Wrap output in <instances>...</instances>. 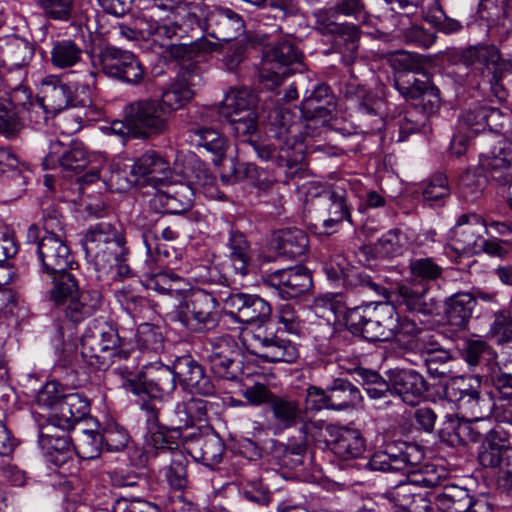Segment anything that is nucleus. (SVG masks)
Instances as JSON below:
<instances>
[{
	"mask_svg": "<svg viewBox=\"0 0 512 512\" xmlns=\"http://www.w3.org/2000/svg\"><path fill=\"white\" fill-rule=\"evenodd\" d=\"M265 132L272 141L269 145H260L253 137L246 141L260 159H275L279 168L284 169L285 183L301 178L306 171L304 144L299 137L300 124L295 115L286 107L275 106L267 111Z\"/></svg>",
	"mask_w": 512,
	"mask_h": 512,
	"instance_id": "f257e3e1",
	"label": "nucleus"
},
{
	"mask_svg": "<svg viewBox=\"0 0 512 512\" xmlns=\"http://www.w3.org/2000/svg\"><path fill=\"white\" fill-rule=\"evenodd\" d=\"M314 29L324 36L331 48L341 54L346 66L352 65L358 55L360 29L349 22H339L344 16L365 22L369 16L364 0H336L329 8L318 9L313 13Z\"/></svg>",
	"mask_w": 512,
	"mask_h": 512,
	"instance_id": "f03ea898",
	"label": "nucleus"
},
{
	"mask_svg": "<svg viewBox=\"0 0 512 512\" xmlns=\"http://www.w3.org/2000/svg\"><path fill=\"white\" fill-rule=\"evenodd\" d=\"M398 326V313L393 305L370 299L350 307L345 314V327L354 336L370 342L390 341Z\"/></svg>",
	"mask_w": 512,
	"mask_h": 512,
	"instance_id": "7ed1b4c3",
	"label": "nucleus"
},
{
	"mask_svg": "<svg viewBox=\"0 0 512 512\" xmlns=\"http://www.w3.org/2000/svg\"><path fill=\"white\" fill-rule=\"evenodd\" d=\"M120 337L115 328L109 325L88 326L81 337V355L84 360L97 369H107L112 364L117 368L121 361L131 364V352L121 348Z\"/></svg>",
	"mask_w": 512,
	"mask_h": 512,
	"instance_id": "20e7f679",
	"label": "nucleus"
},
{
	"mask_svg": "<svg viewBox=\"0 0 512 512\" xmlns=\"http://www.w3.org/2000/svg\"><path fill=\"white\" fill-rule=\"evenodd\" d=\"M135 358L131 364L120 365L117 373L123 379V387L136 395L146 394L154 399L171 395L176 389L177 375L174 365L171 367L161 363L148 364L139 373H135Z\"/></svg>",
	"mask_w": 512,
	"mask_h": 512,
	"instance_id": "39448f33",
	"label": "nucleus"
},
{
	"mask_svg": "<svg viewBox=\"0 0 512 512\" xmlns=\"http://www.w3.org/2000/svg\"><path fill=\"white\" fill-rule=\"evenodd\" d=\"M243 344L250 354L268 363H293L299 357L296 345L274 321L244 331Z\"/></svg>",
	"mask_w": 512,
	"mask_h": 512,
	"instance_id": "423d86ee",
	"label": "nucleus"
},
{
	"mask_svg": "<svg viewBox=\"0 0 512 512\" xmlns=\"http://www.w3.org/2000/svg\"><path fill=\"white\" fill-rule=\"evenodd\" d=\"M125 237L110 223L90 226L81 239L86 258L96 270H105L118 263L125 254Z\"/></svg>",
	"mask_w": 512,
	"mask_h": 512,
	"instance_id": "0eeeda50",
	"label": "nucleus"
},
{
	"mask_svg": "<svg viewBox=\"0 0 512 512\" xmlns=\"http://www.w3.org/2000/svg\"><path fill=\"white\" fill-rule=\"evenodd\" d=\"M460 62L477 72L482 82H487L493 94L503 98L505 91L501 80L512 71V60L504 59L493 44L470 45L460 52Z\"/></svg>",
	"mask_w": 512,
	"mask_h": 512,
	"instance_id": "6e6552de",
	"label": "nucleus"
},
{
	"mask_svg": "<svg viewBox=\"0 0 512 512\" xmlns=\"http://www.w3.org/2000/svg\"><path fill=\"white\" fill-rule=\"evenodd\" d=\"M176 318L190 332L207 333L221 320L219 302L203 289L192 290L177 306Z\"/></svg>",
	"mask_w": 512,
	"mask_h": 512,
	"instance_id": "1a4fd4ad",
	"label": "nucleus"
},
{
	"mask_svg": "<svg viewBox=\"0 0 512 512\" xmlns=\"http://www.w3.org/2000/svg\"><path fill=\"white\" fill-rule=\"evenodd\" d=\"M50 297L57 305L65 306V317L74 324L93 316L102 305V294L99 291H79L75 275H65L63 280L50 290Z\"/></svg>",
	"mask_w": 512,
	"mask_h": 512,
	"instance_id": "9d476101",
	"label": "nucleus"
},
{
	"mask_svg": "<svg viewBox=\"0 0 512 512\" xmlns=\"http://www.w3.org/2000/svg\"><path fill=\"white\" fill-rule=\"evenodd\" d=\"M447 476L443 466L425 463L418 470L409 471L404 481L387 492V498L399 512H417L415 499L421 495L416 492V487L437 488Z\"/></svg>",
	"mask_w": 512,
	"mask_h": 512,
	"instance_id": "9b49d317",
	"label": "nucleus"
},
{
	"mask_svg": "<svg viewBox=\"0 0 512 512\" xmlns=\"http://www.w3.org/2000/svg\"><path fill=\"white\" fill-rule=\"evenodd\" d=\"M402 64L405 73H401L399 78L395 81V86L399 93L405 98L410 100H419L416 104V109L429 117L436 114L440 108V91L433 84L428 75L423 73L425 79H419L412 76V80L403 77H409V73H421L423 69L420 65L413 60L408 54H403L401 59L398 60Z\"/></svg>",
	"mask_w": 512,
	"mask_h": 512,
	"instance_id": "f8f14e48",
	"label": "nucleus"
},
{
	"mask_svg": "<svg viewBox=\"0 0 512 512\" xmlns=\"http://www.w3.org/2000/svg\"><path fill=\"white\" fill-rule=\"evenodd\" d=\"M123 118L134 128V139L147 140L166 133L169 129V112L156 99H141L128 103Z\"/></svg>",
	"mask_w": 512,
	"mask_h": 512,
	"instance_id": "ddd939ff",
	"label": "nucleus"
},
{
	"mask_svg": "<svg viewBox=\"0 0 512 512\" xmlns=\"http://www.w3.org/2000/svg\"><path fill=\"white\" fill-rule=\"evenodd\" d=\"M268 412L270 420L278 431L299 427L305 437H313L314 430H322L323 420L309 417L307 406L297 397L290 394H276Z\"/></svg>",
	"mask_w": 512,
	"mask_h": 512,
	"instance_id": "4468645a",
	"label": "nucleus"
},
{
	"mask_svg": "<svg viewBox=\"0 0 512 512\" xmlns=\"http://www.w3.org/2000/svg\"><path fill=\"white\" fill-rule=\"evenodd\" d=\"M94 65L107 77L130 85L140 84L145 74L142 64L132 52L115 46L101 48Z\"/></svg>",
	"mask_w": 512,
	"mask_h": 512,
	"instance_id": "2eb2a0df",
	"label": "nucleus"
},
{
	"mask_svg": "<svg viewBox=\"0 0 512 512\" xmlns=\"http://www.w3.org/2000/svg\"><path fill=\"white\" fill-rule=\"evenodd\" d=\"M34 253L42 273L51 277L53 287H56L65 275H74L70 272L76 262L70 248L64 240L56 234L43 236L34 247Z\"/></svg>",
	"mask_w": 512,
	"mask_h": 512,
	"instance_id": "dca6fc26",
	"label": "nucleus"
},
{
	"mask_svg": "<svg viewBox=\"0 0 512 512\" xmlns=\"http://www.w3.org/2000/svg\"><path fill=\"white\" fill-rule=\"evenodd\" d=\"M497 424L487 431L479 448V463L486 468L507 469L511 462L512 426L506 422V415L496 417Z\"/></svg>",
	"mask_w": 512,
	"mask_h": 512,
	"instance_id": "f3484780",
	"label": "nucleus"
},
{
	"mask_svg": "<svg viewBox=\"0 0 512 512\" xmlns=\"http://www.w3.org/2000/svg\"><path fill=\"white\" fill-rule=\"evenodd\" d=\"M324 271L329 280H342L344 287L366 293L369 298L382 297L387 299L389 291L380 282L366 273L350 266L342 255L331 257L324 264Z\"/></svg>",
	"mask_w": 512,
	"mask_h": 512,
	"instance_id": "a211bd4d",
	"label": "nucleus"
},
{
	"mask_svg": "<svg viewBox=\"0 0 512 512\" xmlns=\"http://www.w3.org/2000/svg\"><path fill=\"white\" fill-rule=\"evenodd\" d=\"M228 315L236 322L243 323L254 329L264 326L272 319L270 304L255 294L231 293L223 300Z\"/></svg>",
	"mask_w": 512,
	"mask_h": 512,
	"instance_id": "6ab92c4d",
	"label": "nucleus"
},
{
	"mask_svg": "<svg viewBox=\"0 0 512 512\" xmlns=\"http://www.w3.org/2000/svg\"><path fill=\"white\" fill-rule=\"evenodd\" d=\"M29 104V88L16 85L0 98V135L8 140L16 139L26 127V105Z\"/></svg>",
	"mask_w": 512,
	"mask_h": 512,
	"instance_id": "aec40b11",
	"label": "nucleus"
},
{
	"mask_svg": "<svg viewBox=\"0 0 512 512\" xmlns=\"http://www.w3.org/2000/svg\"><path fill=\"white\" fill-rule=\"evenodd\" d=\"M211 351L207 362L218 378L235 381L242 372V362L237 342L230 335L215 337L210 341Z\"/></svg>",
	"mask_w": 512,
	"mask_h": 512,
	"instance_id": "412c9836",
	"label": "nucleus"
},
{
	"mask_svg": "<svg viewBox=\"0 0 512 512\" xmlns=\"http://www.w3.org/2000/svg\"><path fill=\"white\" fill-rule=\"evenodd\" d=\"M300 61V54L295 46L287 41L276 44L265 55L259 77L261 82L270 89L282 84L292 72L290 65Z\"/></svg>",
	"mask_w": 512,
	"mask_h": 512,
	"instance_id": "4be33fe9",
	"label": "nucleus"
},
{
	"mask_svg": "<svg viewBox=\"0 0 512 512\" xmlns=\"http://www.w3.org/2000/svg\"><path fill=\"white\" fill-rule=\"evenodd\" d=\"M33 56L34 47L29 41L16 36L0 38V67L7 70V76L13 79L15 86L23 85Z\"/></svg>",
	"mask_w": 512,
	"mask_h": 512,
	"instance_id": "5701e85b",
	"label": "nucleus"
},
{
	"mask_svg": "<svg viewBox=\"0 0 512 512\" xmlns=\"http://www.w3.org/2000/svg\"><path fill=\"white\" fill-rule=\"evenodd\" d=\"M84 89L87 90L83 92L84 96L74 95L70 86L64 83L58 76L48 75L40 82L41 96L39 98L45 103V106L52 115H57L69 107L89 106L91 104L89 89Z\"/></svg>",
	"mask_w": 512,
	"mask_h": 512,
	"instance_id": "b1692460",
	"label": "nucleus"
},
{
	"mask_svg": "<svg viewBox=\"0 0 512 512\" xmlns=\"http://www.w3.org/2000/svg\"><path fill=\"white\" fill-rule=\"evenodd\" d=\"M339 92L345 98L358 103V111L363 116L374 117L375 126L372 129L380 130L383 125L382 109L384 101L371 91L350 71L343 75L339 81Z\"/></svg>",
	"mask_w": 512,
	"mask_h": 512,
	"instance_id": "393cba45",
	"label": "nucleus"
},
{
	"mask_svg": "<svg viewBox=\"0 0 512 512\" xmlns=\"http://www.w3.org/2000/svg\"><path fill=\"white\" fill-rule=\"evenodd\" d=\"M69 429L48 423L40 428L38 441L47 462L61 467L73 458V440Z\"/></svg>",
	"mask_w": 512,
	"mask_h": 512,
	"instance_id": "a878e982",
	"label": "nucleus"
},
{
	"mask_svg": "<svg viewBox=\"0 0 512 512\" xmlns=\"http://www.w3.org/2000/svg\"><path fill=\"white\" fill-rule=\"evenodd\" d=\"M203 28L210 37L230 42L245 32L246 24L242 15L233 9L217 6L207 12Z\"/></svg>",
	"mask_w": 512,
	"mask_h": 512,
	"instance_id": "bb28decb",
	"label": "nucleus"
},
{
	"mask_svg": "<svg viewBox=\"0 0 512 512\" xmlns=\"http://www.w3.org/2000/svg\"><path fill=\"white\" fill-rule=\"evenodd\" d=\"M265 283L277 290L283 299L296 298L313 285L310 271L302 265L276 270L266 276Z\"/></svg>",
	"mask_w": 512,
	"mask_h": 512,
	"instance_id": "cd10ccee",
	"label": "nucleus"
},
{
	"mask_svg": "<svg viewBox=\"0 0 512 512\" xmlns=\"http://www.w3.org/2000/svg\"><path fill=\"white\" fill-rule=\"evenodd\" d=\"M323 428L330 449L342 460L359 458L365 452L366 441L360 430L335 424H324Z\"/></svg>",
	"mask_w": 512,
	"mask_h": 512,
	"instance_id": "c85d7f7f",
	"label": "nucleus"
},
{
	"mask_svg": "<svg viewBox=\"0 0 512 512\" xmlns=\"http://www.w3.org/2000/svg\"><path fill=\"white\" fill-rule=\"evenodd\" d=\"M174 373L184 390L202 396H211L215 392L214 384L205 373L204 367L191 355L176 358Z\"/></svg>",
	"mask_w": 512,
	"mask_h": 512,
	"instance_id": "c756f323",
	"label": "nucleus"
},
{
	"mask_svg": "<svg viewBox=\"0 0 512 512\" xmlns=\"http://www.w3.org/2000/svg\"><path fill=\"white\" fill-rule=\"evenodd\" d=\"M390 384L393 395L398 396L403 403L410 406H416L425 399L429 389L425 378L412 369L391 371Z\"/></svg>",
	"mask_w": 512,
	"mask_h": 512,
	"instance_id": "7c9ffc66",
	"label": "nucleus"
},
{
	"mask_svg": "<svg viewBox=\"0 0 512 512\" xmlns=\"http://www.w3.org/2000/svg\"><path fill=\"white\" fill-rule=\"evenodd\" d=\"M130 175L136 177L138 183L158 186L170 178L171 168L160 153L148 150L134 161L130 167Z\"/></svg>",
	"mask_w": 512,
	"mask_h": 512,
	"instance_id": "2f4dec72",
	"label": "nucleus"
},
{
	"mask_svg": "<svg viewBox=\"0 0 512 512\" xmlns=\"http://www.w3.org/2000/svg\"><path fill=\"white\" fill-rule=\"evenodd\" d=\"M50 152L43 160L44 169H52L59 164L67 176L78 174L87 168L89 164V154L85 147L80 144H74L69 150L60 154L62 144L60 142L52 143Z\"/></svg>",
	"mask_w": 512,
	"mask_h": 512,
	"instance_id": "473e14b6",
	"label": "nucleus"
},
{
	"mask_svg": "<svg viewBox=\"0 0 512 512\" xmlns=\"http://www.w3.org/2000/svg\"><path fill=\"white\" fill-rule=\"evenodd\" d=\"M485 230V219L476 213L461 215L452 229L456 250L476 252Z\"/></svg>",
	"mask_w": 512,
	"mask_h": 512,
	"instance_id": "72a5a7b5",
	"label": "nucleus"
},
{
	"mask_svg": "<svg viewBox=\"0 0 512 512\" xmlns=\"http://www.w3.org/2000/svg\"><path fill=\"white\" fill-rule=\"evenodd\" d=\"M334 108L330 88L319 84L304 97L301 103V112L309 123L325 124L330 118ZM308 127L310 124L307 125Z\"/></svg>",
	"mask_w": 512,
	"mask_h": 512,
	"instance_id": "f704fd0d",
	"label": "nucleus"
},
{
	"mask_svg": "<svg viewBox=\"0 0 512 512\" xmlns=\"http://www.w3.org/2000/svg\"><path fill=\"white\" fill-rule=\"evenodd\" d=\"M489 177L500 185L512 186V141H503L483 162ZM507 204L512 210V191Z\"/></svg>",
	"mask_w": 512,
	"mask_h": 512,
	"instance_id": "c9c22d12",
	"label": "nucleus"
},
{
	"mask_svg": "<svg viewBox=\"0 0 512 512\" xmlns=\"http://www.w3.org/2000/svg\"><path fill=\"white\" fill-rule=\"evenodd\" d=\"M313 196L320 198L327 205L328 218L323 221L325 228H332L344 220L352 222L350 205L347 201L348 194L344 188L325 187L314 193Z\"/></svg>",
	"mask_w": 512,
	"mask_h": 512,
	"instance_id": "e433bc0d",
	"label": "nucleus"
},
{
	"mask_svg": "<svg viewBox=\"0 0 512 512\" xmlns=\"http://www.w3.org/2000/svg\"><path fill=\"white\" fill-rule=\"evenodd\" d=\"M189 453L208 467L217 465L225 452V444L218 434L208 432L193 435L188 442Z\"/></svg>",
	"mask_w": 512,
	"mask_h": 512,
	"instance_id": "4c0bfd02",
	"label": "nucleus"
},
{
	"mask_svg": "<svg viewBox=\"0 0 512 512\" xmlns=\"http://www.w3.org/2000/svg\"><path fill=\"white\" fill-rule=\"evenodd\" d=\"M89 412L90 405L85 396L79 393L64 394L50 423L70 430L76 423L88 416Z\"/></svg>",
	"mask_w": 512,
	"mask_h": 512,
	"instance_id": "58836bf2",
	"label": "nucleus"
},
{
	"mask_svg": "<svg viewBox=\"0 0 512 512\" xmlns=\"http://www.w3.org/2000/svg\"><path fill=\"white\" fill-rule=\"evenodd\" d=\"M193 191L185 184L170 185L154 195L153 205L165 214H182L192 206Z\"/></svg>",
	"mask_w": 512,
	"mask_h": 512,
	"instance_id": "ea45409f",
	"label": "nucleus"
},
{
	"mask_svg": "<svg viewBox=\"0 0 512 512\" xmlns=\"http://www.w3.org/2000/svg\"><path fill=\"white\" fill-rule=\"evenodd\" d=\"M226 247L227 257L236 275L245 277L250 273L253 251L246 236L238 231L231 229L227 239Z\"/></svg>",
	"mask_w": 512,
	"mask_h": 512,
	"instance_id": "a19ab883",
	"label": "nucleus"
},
{
	"mask_svg": "<svg viewBox=\"0 0 512 512\" xmlns=\"http://www.w3.org/2000/svg\"><path fill=\"white\" fill-rule=\"evenodd\" d=\"M476 299L470 292H457L445 300V317L451 326L463 329L470 321Z\"/></svg>",
	"mask_w": 512,
	"mask_h": 512,
	"instance_id": "79ce46f5",
	"label": "nucleus"
},
{
	"mask_svg": "<svg viewBox=\"0 0 512 512\" xmlns=\"http://www.w3.org/2000/svg\"><path fill=\"white\" fill-rule=\"evenodd\" d=\"M204 113L208 118H212L216 114L224 117L232 126L236 137L240 141H246L247 137H253L257 132V113L255 110H243L240 112L235 110L216 111L214 108H207Z\"/></svg>",
	"mask_w": 512,
	"mask_h": 512,
	"instance_id": "37998d69",
	"label": "nucleus"
},
{
	"mask_svg": "<svg viewBox=\"0 0 512 512\" xmlns=\"http://www.w3.org/2000/svg\"><path fill=\"white\" fill-rule=\"evenodd\" d=\"M362 395L350 381L337 378L328 386V406L334 410H344L358 406Z\"/></svg>",
	"mask_w": 512,
	"mask_h": 512,
	"instance_id": "c03bdc74",
	"label": "nucleus"
},
{
	"mask_svg": "<svg viewBox=\"0 0 512 512\" xmlns=\"http://www.w3.org/2000/svg\"><path fill=\"white\" fill-rule=\"evenodd\" d=\"M434 503L442 512H467L471 505V494L465 487L444 485L434 493Z\"/></svg>",
	"mask_w": 512,
	"mask_h": 512,
	"instance_id": "a18cd8bd",
	"label": "nucleus"
},
{
	"mask_svg": "<svg viewBox=\"0 0 512 512\" xmlns=\"http://www.w3.org/2000/svg\"><path fill=\"white\" fill-rule=\"evenodd\" d=\"M499 110L487 105L474 104L465 109L459 116L458 128L460 132L477 135L490 126V119L499 115Z\"/></svg>",
	"mask_w": 512,
	"mask_h": 512,
	"instance_id": "49530a36",
	"label": "nucleus"
},
{
	"mask_svg": "<svg viewBox=\"0 0 512 512\" xmlns=\"http://www.w3.org/2000/svg\"><path fill=\"white\" fill-rule=\"evenodd\" d=\"M427 289L424 285L400 284L396 288V301L410 312L430 315L433 312V305L427 303L425 299Z\"/></svg>",
	"mask_w": 512,
	"mask_h": 512,
	"instance_id": "de8ad7c7",
	"label": "nucleus"
},
{
	"mask_svg": "<svg viewBox=\"0 0 512 512\" xmlns=\"http://www.w3.org/2000/svg\"><path fill=\"white\" fill-rule=\"evenodd\" d=\"M308 248V237L297 228L279 230L275 236V249L279 255L296 258L305 254Z\"/></svg>",
	"mask_w": 512,
	"mask_h": 512,
	"instance_id": "09e8293b",
	"label": "nucleus"
},
{
	"mask_svg": "<svg viewBox=\"0 0 512 512\" xmlns=\"http://www.w3.org/2000/svg\"><path fill=\"white\" fill-rule=\"evenodd\" d=\"M356 374L369 398L383 401V406L391 404L390 397L393 396V388L390 380L386 381L378 372L365 368H358Z\"/></svg>",
	"mask_w": 512,
	"mask_h": 512,
	"instance_id": "8fccbe9b",
	"label": "nucleus"
},
{
	"mask_svg": "<svg viewBox=\"0 0 512 512\" xmlns=\"http://www.w3.org/2000/svg\"><path fill=\"white\" fill-rule=\"evenodd\" d=\"M191 139L195 146L214 155L217 164L225 154L227 139L213 127H195L191 129Z\"/></svg>",
	"mask_w": 512,
	"mask_h": 512,
	"instance_id": "3c124183",
	"label": "nucleus"
},
{
	"mask_svg": "<svg viewBox=\"0 0 512 512\" xmlns=\"http://www.w3.org/2000/svg\"><path fill=\"white\" fill-rule=\"evenodd\" d=\"M82 47L72 39L56 40L52 43L50 62L58 69H68L81 62Z\"/></svg>",
	"mask_w": 512,
	"mask_h": 512,
	"instance_id": "603ef678",
	"label": "nucleus"
},
{
	"mask_svg": "<svg viewBox=\"0 0 512 512\" xmlns=\"http://www.w3.org/2000/svg\"><path fill=\"white\" fill-rule=\"evenodd\" d=\"M476 389H481V378L478 376L452 377L443 387L445 398L460 407L463 401L476 395Z\"/></svg>",
	"mask_w": 512,
	"mask_h": 512,
	"instance_id": "864d4df0",
	"label": "nucleus"
},
{
	"mask_svg": "<svg viewBox=\"0 0 512 512\" xmlns=\"http://www.w3.org/2000/svg\"><path fill=\"white\" fill-rule=\"evenodd\" d=\"M160 217L155 213L143 214L139 218V225L143 229V242L146 247V252L151 257H156V260L168 258L170 256L169 250L161 243L159 235L153 231V228L159 222Z\"/></svg>",
	"mask_w": 512,
	"mask_h": 512,
	"instance_id": "5fc2aeb1",
	"label": "nucleus"
},
{
	"mask_svg": "<svg viewBox=\"0 0 512 512\" xmlns=\"http://www.w3.org/2000/svg\"><path fill=\"white\" fill-rule=\"evenodd\" d=\"M494 406L492 396L487 393H481L480 389H476V395L470 396L463 401L458 410L463 416L474 421H485L492 414Z\"/></svg>",
	"mask_w": 512,
	"mask_h": 512,
	"instance_id": "6e6d98bb",
	"label": "nucleus"
},
{
	"mask_svg": "<svg viewBox=\"0 0 512 512\" xmlns=\"http://www.w3.org/2000/svg\"><path fill=\"white\" fill-rule=\"evenodd\" d=\"M193 91L183 78L172 82L161 95V104L169 112L176 111L186 105L193 98Z\"/></svg>",
	"mask_w": 512,
	"mask_h": 512,
	"instance_id": "4d7b16f0",
	"label": "nucleus"
},
{
	"mask_svg": "<svg viewBox=\"0 0 512 512\" xmlns=\"http://www.w3.org/2000/svg\"><path fill=\"white\" fill-rule=\"evenodd\" d=\"M76 454L82 459H94L103 448L102 433L96 430L84 429L76 435L73 441Z\"/></svg>",
	"mask_w": 512,
	"mask_h": 512,
	"instance_id": "13d9d810",
	"label": "nucleus"
},
{
	"mask_svg": "<svg viewBox=\"0 0 512 512\" xmlns=\"http://www.w3.org/2000/svg\"><path fill=\"white\" fill-rule=\"evenodd\" d=\"M187 465L188 459L182 451L172 450L170 464L162 470L171 488L183 490L187 486Z\"/></svg>",
	"mask_w": 512,
	"mask_h": 512,
	"instance_id": "bf43d9fd",
	"label": "nucleus"
},
{
	"mask_svg": "<svg viewBox=\"0 0 512 512\" xmlns=\"http://www.w3.org/2000/svg\"><path fill=\"white\" fill-rule=\"evenodd\" d=\"M424 452L416 445H407L399 454L389 453L390 471H401L407 477L409 471L418 470L422 465Z\"/></svg>",
	"mask_w": 512,
	"mask_h": 512,
	"instance_id": "052dcab7",
	"label": "nucleus"
},
{
	"mask_svg": "<svg viewBox=\"0 0 512 512\" xmlns=\"http://www.w3.org/2000/svg\"><path fill=\"white\" fill-rule=\"evenodd\" d=\"M408 268L411 277L426 287L429 282L439 279L443 272L442 267L429 257L411 259Z\"/></svg>",
	"mask_w": 512,
	"mask_h": 512,
	"instance_id": "680f3d73",
	"label": "nucleus"
},
{
	"mask_svg": "<svg viewBox=\"0 0 512 512\" xmlns=\"http://www.w3.org/2000/svg\"><path fill=\"white\" fill-rule=\"evenodd\" d=\"M313 308L315 314L326 321H330L332 317L342 316L345 322V314L349 310L340 294H325L317 297Z\"/></svg>",
	"mask_w": 512,
	"mask_h": 512,
	"instance_id": "e2e57ef3",
	"label": "nucleus"
},
{
	"mask_svg": "<svg viewBox=\"0 0 512 512\" xmlns=\"http://www.w3.org/2000/svg\"><path fill=\"white\" fill-rule=\"evenodd\" d=\"M167 428L162 427L149 430L145 436V450L150 456H157L162 453H170L172 450H179L175 441L168 439L166 436Z\"/></svg>",
	"mask_w": 512,
	"mask_h": 512,
	"instance_id": "0e129e2a",
	"label": "nucleus"
},
{
	"mask_svg": "<svg viewBox=\"0 0 512 512\" xmlns=\"http://www.w3.org/2000/svg\"><path fill=\"white\" fill-rule=\"evenodd\" d=\"M485 185V176L467 170L459 179L460 196L467 202H474L482 196Z\"/></svg>",
	"mask_w": 512,
	"mask_h": 512,
	"instance_id": "69168bd1",
	"label": "nucleus"
},
{
	"mask_svg": "<svg viewBox=\"0 0 512 512\" xmlns=\"http://www.w3.org/2000/svg\"><path fill=\"white\" fill-rule=\"evenodd\" d=\"M115 297L122 308L132 317H139L148 308V300L130 286L126 285L115 292Z\"/></svg>",
	"mask_w": 512,
	"mask_h": 512,
	"instance_id": "338daca9",
	"label": "nucleus"
},
{
	"mask_svg": "<svg viewBox=\"0 0 512 512\" xmlns=\"http://www.w3.org/2000/svg\"><path fill=\"white\" fill-rule=\"evenodd\" d=\"M489 334L498 344L512 342V314L509 310H500L494 314Z\"/></svg>",
	"mask_w": 512,
	"mask_h": 512,
	"instance_id": "774afa93",
	"label": "nucleus"
}]
</instances>
